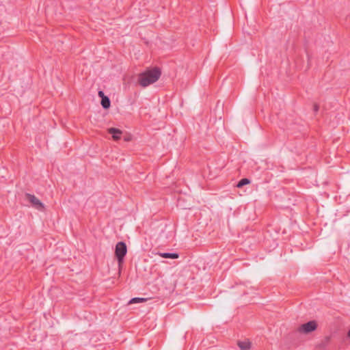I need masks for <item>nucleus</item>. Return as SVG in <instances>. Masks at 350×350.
I'll use <instances>...</instances> for the list:
<instances>
[{
	"label": "nucleus",
	"instance_id": "nucleus-12",
	"mask_svg": "<svg viewBox=\"0 0 350 350\" xmlns=\"http://www.w3.org/2000/svg\"><path fill=\"white\" fill-rule=\"evenodd\" d=\"M319 109V106L317 104H314L313 106V110L315 113H317Z\"/></svg>",
	"mask_w": 350,
	"mask_h": 350
},
{
	"label": "nucleus",
	"instance_id": "nucleus-9",
	"mask_svg": "<svg viewBox=\"0 0 350 350\" xmlns=\"http://www.w3.org/2000/svg\"><path fill=\"white\" fill-rule=\"evenodd\" d=\"M330 342V336H325L319 343L318 347L321 349H325Z\"/></svg>",
	"mask_w": 350,
	"mask_h": 350
},
{
	"label": "nucleus",
	"instance_id": "nucleus-4",
	"mask_svg": "<svg viewBox=\"0 0 350 350\" xmlns=\"http://www.w3.org/2000/svg\"><path fill=\"white\" fill-rule=\"evenodd\" d=\"M25 198L35 208L39 211H42L44 208V204L34 195L26 193Z\"/></svg>",
	"mask_w": 350,
	"mask_h": 350
},
{
	"label": "nucleus",
	"instance_id": "nucleus-7",
	"mask_svg": "<svg viewBox=\"0 0 350 350\" xmlns=\"http://www.w3.org/2000/svg\"><path fill=\"white\" fill-rule=\"evenodd\" d=\"M159 256L164 258H172V259H176L179 256L178 254H177V253H170V252L159 253Z\"/></svg>",
	"mask_w": 350,
	"mask_h": 350
},
{
	"label": "nucleus",
	"instance_id": "nucleus-13",
	"mask_svg": "<svg viewBox=\"0 0 350 350\" xmlns=\"http://www.w3.org/2000/svg\"><path fill=\"white\" fill-rule=\"evenodd\" d=\"M98 96L101 98V99L103 98V96H106L104 94V92L103 91H99L98 93Z\"/></svg>",
	"mask_w": 350,
	"mask_h": 350
},
{
	"label": "nucleus",
	"instance_id": "nucleus-6",
	"mask_svg": "<svg viewBox=\"0 0 350 350\" xmlns=\"http://www.w3.org/2000/svg\"><path fill=\"white\" fill-rule=\"evenodd\" d=\"M238 346L241 350H249L251 348V342L249 340L239 341Z\"/></svg>",
	"mask_w": 350,
	"mask_h": 350
},
{
	"label": "nucleus",
	"instance_id": "nucleus-10",
	"mask_svg": "<svg viewBox=\"0 0 350 350\" xmlns=\"http://www.w3.org/2000/svg\"><path fill=\"white\" fill-rule=\"evenodd\" d=\"M146 301V298L142 297H133L130 299L129 301V304H137V303H142L145 302Z\"/></svg>",
	"mask_w": 350,
	"mask_h": 350
},
{
	"label": "nucleus",
	"instance_id": "nucleus-2",
	"mask_svg": "<svg viewBox=\"0 0 350 350\" xmlns=\"http://www.w3.org/2000/svg\"><path fill=\"white\" fill-rule=\"evenodd\" d=\"M127 253V247L124 242L120 241L116 245L115 255L118 260L119 267H121L124 262V256Z\"/></svg>",
	"mask_w": 350,
	"mask_h": 350
},
{
	"label": "nucleus",
	"instance_id": "nucleus-11",
	"mask_svg": "<svg viewBox=\"0 0 350 350\" xmlns=\"http://www.w3.org/2000/svg\"><path fill=\"white\" fill-rule=\"evenodd\" d=\"M250 182H251V181H250V179H248V178H242V179H241V180L238 182V183H237V187L238 188H241V187H243V186H244V185H246L250 184Z\"/></svg>",
	"mask_w": 350,
	"mask_h": 350
},
{
	"label": "nucleus",
	"instance_id": "nucleus-1",
	"mask_svg": "<svg viewBox=\"0 0 350 350\" xmlns=\"http://www.w3.org/2000/svg\"><path fill=\"white\" fill-rule=\"evenodd\" d=\"M161 75V70L158 67L148 70L139 75L138 78L139 83L142 87H147L156 82L159 79Z\"/></svg>",
	"mask_w": 350,
	"mask_h": 350
},
{
	"label": "nucleus",
	"instance_id": "nucleus-3",
	"mask_svg": "<svg viewBox=\"0 0 350 350\" xmlns=\"http://www.w3.org/2000/svg\"><path fill=\"white\" fill-rule=\"evenodd\" d=\"M317 328V323L315 321H310L306 323L301 325L297 328V332L301 334H308L314 332Z\"/></svg>",
	"mask_w": 350,
	"mask_h": 350
},
{
	"label": "nucleus",
	"instance_id": "nucleus-8",
	"mask_svg": "<svg viewBox=\"0 0 350 350\" xmlns=\"http://www.w3.org/2000/svg\"><path fill=\"white\" fill-rule=\"evenodd\" d=\"M100 104L103 109H109L111 106V101H110L109 98L107 96H103V98L101 99Z\"/></svg>",
	"mask_w": 350,
	"mask_h": 350
},
{
	"label": "nucleus",
	"instance_id": "nucleus-14",
	"mask_svg": "<svg viewBox=\"0 0 350 350\" xmlns=\"http://www.w3.org/2000/svg\"><path fill=\"white\" fill-rule=\"evenodd\" d=\"M347 336H348V337H350V329H349V330L348 331V332H347Z\"/></svg>",
	"mask_w": 350,
	"mask_h": 350
},
{
	"label": "nucleus",
	"instance_id": "nucleus-5",
	"mask_svg": "<svg viewBox=\"0 0 350 350\" xmlns=\"http://www.w3.org/2000/svg\"><path fill=\"white\" fill-rule=\"evenodd\" d=\"M108 133L112 135L114 140L120 139L122 133V131L116 128L108 129Z\"/></svg>",
	"mask_w": 350,
	"mask_h": 350
}]
</instances>
